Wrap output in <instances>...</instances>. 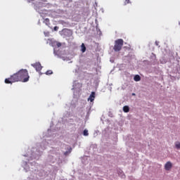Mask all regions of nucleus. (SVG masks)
I'll return each mask as SVG.
<instances>
[{
	"label": "nucleus",
	"instance_id": "obj_6",
	"mask_svg": "<svg viewBox=\"0 0 180 180\" xmlns=\"http://www.w3.org/2000/svg\"><path fill=\"white\" fill-rule=\"evenodd\" d=\"M123 111L125 112V113H129V112H130V108H129L128 105H124L123 107Z\"/></svg>",
	"mask_w": 180,
	"mask_h": 180
},
{
	"label": "nucleus",
	"instance_id": "obj_2",
	"mask_svg": "<svg viewBox=\"0 0 180 180\" xmlns=\"http://www.w3.org/2000/svg\"><path fill=\"white\" fill-rule=\"evenodd\" d=\"M124 43V41L122 39H118L115 40L113 48L114 51H120V50H122V47H123Z\"/></svg>",
	"mask_w": 180,
	"mask_h": 180
},
{
	"label": "nucleus",
	"instance_id": "obj_5",
	"mask_svg": "<svg viewBox=\"0 0 180 180\" xmlns=\"http://www.w3.org/2000/svg\"><path fill=\"white\" fill-rule=\"evenodd\" d=\"M96 95V94L95 91H92L88 98V101H90V102H94V101H95Z\"/></svg>",
	"mask_w": 180,
	"mask_h": 180
},
{
	"label": "nucleus",
	"instance_id": "obj_4",
	"mask_svg": "<svg viewBox=\"0 0 180 180\" xmlns=\"http://www.w3.org/2000/svg\"><path fill=\"white\" fill-rule=\"evenodd\" d=\"M171 168H172V163L171 162H167L165 165V169L166 171L171 170Z\"/></svg>",
	"mask_w": 180,
	"mask_h": 180
},
{
	"label": "nucleus",
	"instance_id": "obj_7",
	"mask_svg": "<svg viewBox=\"0 0 180 180\" xmlns=\"http://www.w3.org/2000/svg\"><path fill=\"white\" fill-rule=\"evenodd\" d=\"M141 77H140V75H136L134 77V80L136 81V82H139V81H141Z\"/></svg>",
	"mask_w": 180,
	"mask_h": 180
},
{
	"label": "nucleus",
	"instance_id": "obj_13",
	"mask_svg": "<svg viewBox=\"0 0 180 180\" xmlns=\"http://www.w3.org/2000/svg\"><path fill=\"white\" fill-rule=\"evenodd\" d=\"M53 30H55V32H57L58 30V27H54Z\"/></svg>",
	"mask_w": 180,
	"mask_h": 180
},
{
	"label": "nucleus",
	"instance_id": "obj_10",
	"mask_svg": "<svg viewBox=\"0 0 180 180\" xmlns=\"http://www.w3.org/2000/svg\"><path fill=\"white\" fill-rule=\"evenodd\" d=\"M175 147H176V148H177V150H179V148H180V142L179 141H177L175 143Z\"/></svg>",
	"mask_w": 180,
	"mask_h": 180
},
{
	"label": "nucleus",
	"instance_id": "obj_18",
	"mask_svg": "<svg viewBox=\"0 0 180 180\" xmlns=\"http://www.w3.org/2000/svg\"><path fill=\"white\" fill-rule=\"evenodd\" d=\"M132 95H136L135 94H132Z\"/></svg>",
	"mask_w": 180,
	"mask_h": 180
},
{
	"label": "nucleus",
	"instance_id": "obj_14",
	"mask_svg": "<svg viewBox=\"0 0 180 180\" xmlns=\"http://www.w3.org/2000/svg\"><path fill=\"white\" fill-rule=\"evenodd\" d=\"M56 46H57V47H61V43H58V44H56Z\"/></svg>",
	"mask_w": 180,
	"mask_h": 180
},
{
	"label": "nucleus",
	"instance_id": "obj_12",
	"mask_svg": "<svg viewBox=\"0 0 180 180\" xmlns=\"http://www.w3.org/2000/svg\"><path fill=\"white\" fill-rule=\"evenodd\" d=\"M46 74V75H51V74H53V71L52 70H47Z\"/></svg>",
	"mask_w": 180,
	"mask_h": 180
},
{
	"label": "nucleus",
	"instance_id": "obj_15",
	"mask_svg": "<svg viewBox=\"0 0 180 180\" xmlns=\"http://www.w3.org/2000/svg\"><path fill=\"white\" fill-rule=\"evenodd\" d=\"M127 4H129L130 3V0H125Z\"/></svg>",
	"mask_w": 180,
	"mask_h": 180
},
{
	"label": "nucleus",
	"instance_id": "obj_1",
	"mask_svg": "<svg viewBox=\"0 0 180 180\" xmlns=\"http://www.w3.org/2000/svg\"><path fill=\"white\" fill-rule=\"evenodd\" d=\"M29 72L26 69H21L14 73L9 78L5 79V84H13V82H27L29 81Z\"/></svg>",
	"mask_w": 180,
	"mask_h": 180
},
{
	"label": "nucleus",
	"instance_id": "obj_8",
	"mask_svg": "<svg viewBox=\"0 0 180 180\" xmlns=\"http://www.w3.org/2000/svg\"><path fill=\"white\" fill-rule=\"evenodd\" d=\"M44 23H45L46 26H50V19L46 18L44 21Z\"/></svg>",
	"mask_w": 180,
	"mask_h": 180
},
{
	"label": "nucleus",
	"instance_id": "obj_17",
	"mask_svg": "<svg viewBox=\"0 0 180 180\" xmlns=\"http://www.w3.org/2000/svg\"><path fill=\"white\" fill-rule=\"evenodd\" d=\"M31 1H33V0H31ZM28 2H30V1H28Z\"/></svg>",
	"mask_w": 180,
	"mask_h": 180
},
{
	"label": "nucleus",
	"instance_id": "obj_11",
	"mask_svg": "<svg viewBox=\"0 0 180 180\" xmlns=\"http://www.w3.org/2000/svg\"><path fill=\"white\" fill-rule=\"evenodd\" d=\"M84 136H89V133H88V129H84L83 131Z\"/></svg>",
	"mask_w": 180,
	"mask_h": 180
},
{
	"label": "nucleus",
	"instance_id": "obj_3",
	"mask_svg": "<svg viewBox=\"0 0 180 180\" xmlns=\"http://www.w3.org/2000/svg\"><path fill=\"white\" fill-rule=\"evenodd\" d=\"M31 65H32V67L35 68L36 71H41V68H43L41 67V64L39 62H37L35 63H33Z\"/></svg>",
	"mask_w": 180,
	"mask_h": 180
},
{
	"label": "nucleus",
	"instance_id": "obj_16",
	"mask_svg": "<svg viewBox=\"0 0 180 180\" xmlns=\"http://www.w3.org/2000/svg\"><path fill=\"white\" fill-rule=\"evenodd\" d=\"M67 154H68V152L65 153V155H67Z\"/></svg>",
	"mask_w": 180,
	"mask_h": 180
},
{
	"label": "nucleus",
	"instance_id": "obj_9",
	"mask_svg": "<svg viewBox=\"0 0 180 180\" xmlns=\"http://www.w3.org/2000/svg\"><path fill=\"white\" fill-rule=\"evenodd\" d=\"M81 49L82 53H85V51H86V47H85V44H82Z\"/></svg>",
	"mask_w": 180,
	"mask_h": 180
}]
</instances>
